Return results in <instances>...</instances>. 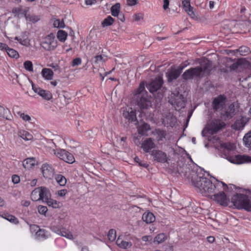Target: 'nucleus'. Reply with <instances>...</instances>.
<instances>
[{
	"instance_id": "nucleus-53",
	"label": "nucleus",
	"mask_w": 251,
	"mask_h": 251,
	"mask_svg": "<svg viewBox=\"0 0 251 251\" xmlns=\"http://www.w3.org/2000/svg\"><path fill=\"white\" fill-rule=\"evenodd\" d=\"M38 211L40 214L46 215V214L48 211V208L45 206L39 205L38 207Z\"/></svg>"
},
{
	"instance_id": "nucleus-13",
	"label": "nucleus",
	"mask_w": 251,
	"mask_h": 251,
	"mask_svg": "<svg viewBox=\"0 0 251 251\" xmlns=\"http://www.w3.org/2000/svg\"><path fill=\"white\" fill-rule=\"evenodd\" d=\"M226 126V124L219 119L213 120L210 126V133L214 134Z\"/></svg>"
},
{
	"instance_id": "nucleus-18",
	"label": "nucleus",
	"mask_w": 251,
	"mask_h": 251,
	"mask_svg": "<svg viewBox=\"0 0 251 251\" xmlns=\"http://www.w3.org/2000/svg\"><path fill=\"white\" fill-rule=\"evenodd\" d=\"M42 172L44 177L47 179H51L54 175V169L49 164L45 163L42 166Z\"/></svg>"
},
{
	"instance_id": "nucleus-11",
	"label": "nucleus",
	"mask_w": 251,
	"mask_h": 251,
	"mask_svg": "<svg viewBox=\"0 0 251 251\" xmlns=\"http://www.w3.org/2000/svg\"><path fill=\"white\" fill-rule=\"evenodd\" d=\"M198 67L201 69L202 76L204 75H209L212 69V62L207 59H203L200 63V66Z\"/></svg>"
},
{
	"instance_id": "nucleus-19",
	"label": "nucleus",
	"mask_w": 251,
	"mask_h": 251,
	"mask_svg": "<svg viewBox=\"0 0 251 251\" xmlns=\"http://www.w3.org/2000/svg\"><path fill=\"white\" fill-rule=\"evenodd\" d=\"M221 114V117L225 120L232 118L235 114V108L234 104H230L227 108L225 109V111L222 112Z\"/></svg>"
},
{
	"instance_id": "nucleus-31",
	"label": "nucleus",
	"mask_w": 251,
	"mask_h": 251,
	"mask_svg": "<svg viewBox=\"0 0 251 251\" xmlns=\"http://www.w3.org/2000/svg\"><path fill=\"white\" fill-rule=\"evenodd\" d=\"M182 4L185 11L190 16L194 15L192 11V7L191 6L190 2L188 0H184L182 1Z\"/></svg>"
},
{
	"instance_id": "nucleus-27",
	"label": "nucleus",
	"mask_w": 251,
	"mask_h": 251,
	"mask_svg": "<svg viewBox=\"0 0 251 251\" xmlns=\"http://www.w3.org/2000/svg\"><path fill=\"white\" fill-rule=\"evenodd\" d=\"M43 77L47 80H52L53 76V72L50 69L44 68L41 72Z\"/></svg>"
},
{
	"instance_id": "nucleus-10",
	"label": "nucleus",
	"mask_w": 251,
	"mask_h": 251,
	"mask_svg": "<svg viewBox=\"0 0 251 251\" xmlns=\"http://www.w3.org/2000/svg\"><path fill=\"white\" fill-rule=\"evenodd\" d=\"M186 65H180L176 69H171L166 73V76L169 82L173 81V80L176 79L181 74L183 69Z\"/></svg>"
},
{
	"instance_id": "nucleus-7",
	"label": "nucleus",
	"mask_w": 251,
	"mask_h": 251,
	"mask_svg": "<svg viewBox=\"0 0 251 251\" xmlns=\"http://www.w3.org/2000/svg\"><path fill=\"white\" fill-rule=\"evenodd\" d=\"M202 76L201 69L198 67V66L190 68L185 71L182 75V77L185 80L192 79L194 78H198Z\"/></svg>"
},
{
	"instance_id": "nucleus-25",
	"label": "nucleus",
	"mask_w": 251,
	"mask_h": 251,
	"mask_svg": "<svg viewBox=\"0 0 251 251\" xmlns=\"http://www.w3.org/2000/svg\"><path fill=\"white\" fill-rule=\"evenodd\" d=\"M142 219L147 224H151L155 221V217L151 212H145L142 216Z\"/></svg>"
},
{
	"instance_id": "nucleus-23",
	"label": "nucleus",
	"mask_w": 251,
	"mask_h": 251,
	"mask_svg": "<svg viewBox=\"0 0 251 251\" xmlns=\"http://www.w3.org/2000/svg\"><path fill=\"white\" fill-rule=\"evenodd\" d=\"M215 148L220 151L224 150L231 151L233 149V145L230 143L220 142L219 144L215 145Z\"/></svg>"
},
{
	"instance_id": "nucleus-48",
	"label": "nucleus",
	"mask_w": 251,
	"mask_h": 251,
	"mask_svg": "<svg viewBox=\"0 0 251 251\" xmlns=\"http://www.w3.org/2000/svg\"><path fill=\"white\" fill-rule=\"evenodd\" d=\"M107 237L109 241L112 242L114 241L116 237V230L114 229H111L109 230Z\"/></svg>"
},
{
	"instance_id": "nucleus-17",
	"label": "nucleus",
	"mask_w": 251,
	"mask_h": 251,
	"mask_svg": "<svg viewBox=\"0 0 251 251\" xmlns=\"http://www.w3.org/2000/svg\"><path fill=\"white\" fill-rule=\"evenodd\" d=\"M249 121V118L246 117L242 116L240 119H238L235 121L234 123L232 125L231 127L236 130H241L245 127Z\"/></svg>"
},
{
	"instance_id": "nucleus-6",
	"label": "nucleus",
	"mask_w": 251,
	"mask_h": 251,
	"mask_svg": "<svg viewBox=\"0 0 251 251\" xmlns=\"http://www.w3.org/2000/svg\"><path fill=\"white\" fill-rule=\"evenodd\" d=\"M169 102L174 106L176 109H180L185 106V102L183 96L180 94L179 92L172 93L171 98Z\"/></svg>"
},
{
	"instance_id": "nucleus-39",
	"label": "nucleus",
	"mask_w": 251,
	"mask_h": 251,
	"mask_svg": "<svg viewBox=\"0 0 251 251\" xmlns=\"http://www.w3.org/2000/svg\"><path fill=\"white\" fill-rule=\"evenodd\" d=\"M55 179L57 182L60 185V186H65L67 182V180L65 177L62 175H57L55 176Z\"/></svg>"
},
{
	"instance_id": "nucleus-62",
	"label": "nucleus",
	"mask_w": 251,
	"mask_h": 251,
	"mask_svg": "<svg viewBox=\"0 0 251 251\" xmlns=\"http://www.w3.org/2000/svg\"><path fill=\"white\" fill-rule=\"evenodd\" d=\"M67 190L66 189H62L58 191V195L60 197H63L66 195L67 194Z\"/></svg>"
},
{
	"instance_id": "nucleus-2",
	"label": "nucleus",
	"mask_w": 251,
	"mask_h": 251,
	"mask_svg": "<svg viewBox=\"0 0 251 251\" xmlns=\"http://www.w3.org/2000/svg\"><path fill=\"white\" fill-rule=\"evenodd\" d=\"M231 201L238 209H244L251 212V200L248 196L236 194L232 197Z\"/></svg>"
},
{
	"instance_id": "nucleus-4",
	"label": "nucleus",
	"mask_w": 251,
	"mask_h": 251,
	"mask_svg": "<svg viewBox=\"0 0 251 251\" xmlns=\"http://www.w3.org/2000/svg\"><path fill=\"white\" fill-rule=\"evenodd\" d=\"M203 174L195 175L194 176H192V182L193 185L197 189L198 192H200L201 188L204 186L205 184L211 185V181L203 176Z\"/></svg>"
},
{
	"instance_id": "nucleus-1",
	"label": "nucleus",
	"mask_w": 251,
	"mask_h": 251,
	"mask_svg": "<svg viewBox=\"0 0 251 251\" xmlns=\"http://www.w3.org/2000/svg\"><path fill=\"white\" fill-rule=\"evenodd\" d=\"M137 105L141 110L147 109L151 106V98L149 97L148 92L145 90V83L141 82L134 94Z\"/></svg>"
},
{
	"instance_id": "nucleus-16",
	"label": "nucleus",
	"mask_w": 251,
	"mask_h": 251,
	"mask_svg": "<svg viewBox=\"0 0 251 251\" xmlns=\"http://www.w3.org/2000/svg\"><path fill=\"white\" fill-rule=\"evenodd\" d=\"M177 172L181 175L187 178L190 177L192 173L194 172L191 169L190 165L187 164H183L181 166H179L177 167Z\"/></svg>"
},
{
	"instance_id": "nucleus-49",
	"label": "nucleus",
	"mask_w": 251,
	"mask_h": 251,
	"mask_svg": "<svg viewBox=\"0 0 251 251\" xmlns=\"http://www.w3.org/2000/svg\"><path fill=\"white\" fill-rule=\"evenodd\" d=\"M24 66L25 69L29 71V72H33V64L31 61L27 60L25 61L24 63Z\"/></svg>"
},
{
	"instance_id": "nucleus-8",
	"label": "nucleus",
	"mask_w": 251,
	"mask_h": 251,
	"mask_svg": "<svg viewBox=\"0 0 251 251\" xmlns=\"http://www.w3.org/2000/svg\"><path fill=\"white\" fill-rule=\"evenodd\" d=\"M228 189V188L224 190L222 187L220 191L214 192L213 200L221 205L227 206L229 200L225 194V191H226Z\"/></svg>"
},
{
	"instance_id": "nucleus-44",
	"label": "nucleus",
	"mask_w": 251,
	"mask_h": 251,
	"mask_svg": "<svg viewBox=\"0 0 251 251\" xmlns=\"http://www.w3.org/2000/svg\"><path fill=\"white\" fill-rule=\"evenodd\" d=\"M8 55L13 58H18L19 56L18 52L15 50L8 48L6 51Z\"/></svg>"
},
{
	"instance_id": "nucleus-5",
	"label": "nucleus",
	"mask_w": 251,
	"mask_h": 251,
	"mask_svg": "<svg viewBox=\"0 0 251 251\" xmlns=\"http://www.w3.org/2000/svg\"><path fill=\"white\" fill-rule=\"evenodd\" d=\"M41 46L45 50L51 51L55 50L57 46V41L53 34L47 35L41 42Z\"/></svg>"
},
{
	"instance_id": "nucleus-24",
	"label": "nucleus",
	"mask_w": 251,
	"mask_h": 251,
	"mask_svg": "<svg viewBox=\"0 0 251 251\" xmlns=\"http://www.w3.org/2000/svg\"><path fill=\"white\" fill-rule=\"evenodd\" d=\"M40 190L41 192L40 198H41L40 200L46 202V201L50 199V197L49 190L47 188L43 187H40Z\"/></svg>"
},
{
	"instance_id": "nucleus-28",
	"label": "nucleus",
	"mask_w": 251,
	"mask_h": 251,
	"mask_svg": "<svg viewBox=\"0 0 251 251\" xmlns=\"http://www.w3.org/2000/svg\"><path fill=\"white\" fill-rule=\"evenodd\" d=\"M117 245L121 248L126 249L131 247L132 243L131 242H126L123 240L120 237L116 240Z\"/></svg>"
},
{
	"instance_id": "nucleus-29",
	"label": "nucleus",
	"mask_w": 251,
	"mask_h": 251,
	"mask_svg": "<svg viewBox=\"0 0 251 251\" xmlns=\"http://www.w3.org/2000/svg\"><path fill=\"white\" fill-rule=\"evenodd\" d=\"M35 160L33 158H27L23 162V167L27 169H30L35 164Z\"/></svg>"
},
{
	"instance_id": "nucleus-9",
	"label": "nucleus",
	"mask_w": 251,
	"mask_h": 251,
	"mask_svg": "<svg viewBox=\"0 0 251 251\" xmlns=\"http://www.w3.org/2000/svg\"><path fill=\"white\" fill-rule=\"evenodd\" d=\"M226 98L224 95H220L215 98L211 104L212 107L214 111L222 110L225 106Z\"/></svg>"
},
{
	"instance_id": "nucleus-64",
	"label": "nucleus",
	"mask_w": 251,
	"mask_h": 251,
	"mask_svg": "<svg viewBox=\"0 0 251 251\" xmlns=\"http://www.w3.org/2000/svg\"><path fill=\"white\" fill-rule=\"evenodd\" d=\"M133 17L134 18L135 21H139L141 19L143 18L142 15L140 13L135 14L134 15Z\"/></svg>"
},
{
	"instance_id": "nucleus-57",
	"label": "nucleus",
	"mask_w": 251,
	"mask_h": 251,
	"mask_svg": "<svg viewBox=\"0 0 251 251\" xmlns=\"http://www.w3.org/2000/svg\"><path fill=\"white\" fill-rule=\"evenodd\" d=\"M241 64L239 60H238L235 62L233 63L230 66V68L231 70H235L238 68L239 66Z\"/></svg>"
},
{
	"instance_id": "nucleus-35",
	"label": "nucleus",
	"mask_w": 251,
	"mask_h": 251,
	"mask_svg": "<svg viewBox=\"0 0 251 251\" xmlns=\"http://www.w3.org/2000/svg\"><path fill=\"white\" fill-rule=\"evenodd\" d=\"M121 9V5L119 3H116L111 7V12L112 16L116 17L119 14Z\"/></svg>"
},
{
	"instance_id": "nucleus-50",
	"label": "nucleus",
	"mask_w": 251,
	"mask_h": 251,
	"mask_svg": "<svg viewBox=\"0 0 251 251\" xmlns=\"http://www.w3.org/2000/svg\"><path fill=\"white\" fill-rule=\"evenodd\" d=\"M64 161L69 163H73L75 162V158L72 153L67 152Z\"/></svg>"
},
{
	"instance_id": "nucleus-15",
	"label": "nucleus",
	"mask_w": 251,
	"mask_h": 251,
	"mask_svg": "<svg viewBox=\"0 0 251 251\" xmlns=\"http://www.w3.org/2000/svg\"><path fill=\"white\" fill-rule=\"evenodd\" d=\"M32 87L34 92L37 93L44 100H49L52 98V94L49 91L45 90L40 87H36L33 83L32 84Z\"/></svg>"
},
{
	"instance_id": "nucleus-14",
	"label": "nucleus",
	"mask_w": 251,
	"mask_h": 251,
	"mask_svg": "<svg viewBox=\"0 0 251 251\" xmlns=\"http://www.w3.org/2000/svg\"><path fill=\"white\" fill-rule=\"evenodd\" d=\"M151 155L153 157L154 161L160 163H165L167 162L168 158L165 152L160 150H153L151 151Z\"/></svg>"
},
{
	"instance_id": "nucleus-52",
	"label": "nucleus",
	"mask_w": 251,
	"mask_h": 251,
	"mask_svg": "<svg viewBox=\"0 0 251 251\" xmlns=\"http://www.w3.org/2000/svg\"><path fill=\"white\" fill-rule=\"evenodd\" d=\"M104 70L102 68L98 69V73L96 74L101 77V80H103L104 76L109 74L108 72H104Z\"/></svg>"
},
{
	"instance_id": "nucleus-32",
	"label": "nucleus",
	"mask_w": 251,
	"mask_h": 251,
	"mask_svg": "<svg viewBox=\"0 0 251 251\" xmlns=\"http://www.w3.org/2000/svg\"><path fill=\"white\" fill-rule=\"evenodd\" d=\"M41 196V192L40 187L35 189L31 194V199L33 201H38L41 199L40 198Z\"/></svg>"
},
{
	"instance_id": "nucleus-22",
	"label": "nucleus",
	"mask_w": 251,
	"mask_h": 251,
	"mask_svg": "<svg viewBox=\"0 0 251 251\" xmlns=\"http://www.w3.org/2000/svg\"><path fill=\"white\" fill-rule=\"evenodd\" d=\"M51 228L53 231L59 235L65 237L68 239L73 238V235L69 231L65 230L64 228H60L55 226H53Z\"/></svg>"
},
{
	"instance_id": "nucleus-41",
	"label": "nucleus",
	"mask_w": 251,
	"mask_h": 251,
	"mask_svg": "<svg viewBox=\"0 0 251 251\" xmlns=\"http://www.w3.org/2000/svg\"><path fill=\"white\" fill-rule=\"evenodd\" d=\"M114 22V19L110 16H108L106 18L104 19L101 23L102 27H105L112 25Z\"/></svg>"
},
{
	"instance_id": "nucleus-20",
	"label": "nucleus",
	"mask_w": 251,
	"mask_h": 251,
	"mask_svg": "<svg viewBox=\"0 0 251 251\" xmlns=\"http://www.w3.org/2000/svg\"><path fill=\"white\" fill-rule=\"evenodd\" d=\"M123 116L126 119L128 120L131 122L134 123L135 125L138 124V121L136 118L135 111H133L131 108L128 110H124Z\"/></svg>"
},
{
	"instance_id": "nucleus-58",
	"label": "nucleus",
	"mask_w": 251,
	"mask_h": 251,
	"mask_svg": "<svg viewBox=\"0 0 251 251\" xmlns=\"http://www.w3.org/2000/svg\"><path fill=\"white\" fill-rule=\"evenodd\" d=\"M36 235L38 237L43 238L45 236V231L44 229L40 228L38 229V231H36Z\"/></svg>"
},
{
	"instance_id": "nucleus-38",
	"label": "nucleus",
	"mask_w": 251,
	"mask_h": 251,
	"mask_svg": "<svg viewBox=\"0 0 251 251\" xmlns=\"http://www.w3.org/2000/svg\"><path fill=\"white\" fill-rule=\"evenodd\" d=\"M67 36V33L64 30H59L57 32V38L61 42H64L66 41Z\"/></svg>"
},
{
	"instance_id": "nucleus-55",
	"label": "nucleus",
	"mask_w": 251,
	"mask_h": 251,
	"mask_svg": "<svg viewBox=\"0 0 251 251\" xmlns=\"http://www.w3.org/2000/svg\"><path fill=\"white\" fill-rule=\"evenodd\" d=\"M94 63L96 64H99L103 61V57L101 55H96L94 57Z\"/></svg>"
},
{
	"instance_id": "nucleus-61",
	"label": "nucleus",
	"mask_w": 251,
	"mask_h": 251,
	"mask_svg": "<svg viewBox=\"0 0 251 251\" xmlns=\"http://www.w3.org/2000/svg\"><path fill=\"white\" fill-rule=\"evenodd\" d=\"M21 11L22 9L20 8H15L12 10V13L15 15V16L19 17V14Z\"/></svg>"
},
{
	"instance_id": "nucleus-36",
	"label": "nucleus",
	"mask_w": 251,
	"mask_h": 251,
	"mask_svg": "<svg viewBox=\"0 0 251 251\" xmlns=\"http://www.w3.org/2000/svg\"><path fill=\"white\" fill-rule=\"evenodd\" d=\"M46 202L48 206H51L53 208H59L61 207L60 203L59 201L50 198L46 201Z\"/></svg>"
},
{
	"instance_id": "nucleus-42",
	"label": "nucleus",
	"mask_w": 251,
	"mask_h": 251,
	"mask_svg": "<svg viewBox=\"0 0 251 251\" xmlns=\"http://www.w3.org/2000/svg\"><path fill=\"white\" fill-rule=\"evenodd\" d=\"M157 138L158 141H163L167 135L166 131L164 130L158 129L156 131Z\"/></svg>"
},
{
	"instance_id": "nucleus-51",
	"label": "nucleus",
	"mask_w": 251,
	"mask_h": 251,
	"mask_svg": "<svg viewBox=\"0 0 251 251\" xmlns=\"http://www.w3.org/2000/svg\"><path fill=\"white\" fill-rule=\"evenodd\" d=\"M134 161L137 163L140 166L143 167L144 168H147L148 166V164L146 162L140 160L137 156L134 157Z\"/></svg>"
},
{
	"instance_id": "nucleus-47",
	"label": "nucleus",
	"mask_w": 251,
	"mask_h": 251,
	"mask_svg": "<svg viewBox=\"0 0 251 251\" xmlns=\"http://www.w3.org/2000/svg\"><path fill=\"white\" fill-rule=\"evenodd\" d=\"M248 157L244 155H238L236 156V163L242 164L248 161Z\"/></svg>"
},
{
	"instance_id": "nucleus-26",
	"label": "nucleus",
	"mask_w": 251,
	"mask_h": 251,
	"mask_svg": "<svg viewBox=\"0 0 251 251\" xmlns=\"http://www.w3.org/2000/svg\"><path fill=\"white\" fill-rule=\"evenodd\" d=\"M0 117L3 118L7 120H11L12 116L9 109H5L0 105Z\"/></svg>"
},
{
	"instance_id": "nucleus-54",
	"label": "nucleus",
	"mask_w": 251,
	"mask_h": 251,
	"mask_svg": "<svg viewBox=\"0 0 251 251\" xmlns=\"http://www.w3.org/2000/svg\"><path fill=\"white\" fill-rule=\"evenodd\" d=\"M17 114L25 121H29L31 120L30 117L28 115H25L20 111L17 112Z\"/></svg>"
},
{
	"instance_id": "nucleus-45",
	"label": "nucleus",
	"mask_w": 251,
	"mask_h": 251,
	"mask_svg": "<svg viewBox=\"0 0 251 251\" xmlns=\"http://www.w3.org/2000/svg\"><path fill=\"white\" fill-rule=\"evenodd\" d=\"M20 137L25 140L29 141L33 139L32 134L26 131H23V132H20Z\"/></svg>"
},
{
	"instance_id": "nucleus-33",
	"label": "nucleus",
	"mask_w": 251,
	"mask_h": 251,
	"mask_svg": "<svg viewBox=\"0 0 251 251\" xmlns=\"http://www.w3.org/2000/svg\"><path fill=\"white\" fill-rule=\"evenodd\" d=\"M2 217L7 220V221L13 223L15 224H18L19 223V220L14 216L12 215L9 213H4Z\"/></svg>"
},
{
	"instance_id": "nucleus-21",
	"label": "nucleus",
	"mask_w": 251,
	"mask_h": 251,
	"mask_svg": "<svg viewBox=\"0 0 251 251\" xmlns=\"http://www.w3.org/2000/svg\"><path fill=\"white\" fill-rule=\"evenodd\" d=\"M155 144L151 138L145 140L142 143L141 148L146 152H148L152 149L154 148Z\"/></svg>"
},
{
	"instance_id": "nucleus-60",
	"label": "nucleus",
	"mask_w": 251,
	"mask_h": 251,
	"mask_svg": "<svg viewBox=\"0 0 251 251\" xmlns=\"http://www.w3.org/2000/svg\"><path fill=\"white\" fill-rule=\"evenodd\" d=\"M12 180L14 184H17L20 182V178L18 176L14 175L12 176Z\"/></svg>"
},
{
	"instance_id": "nucleus-30",
	"label": "nucleus",
	"mask_w": 251,
	"mask_h": 251,
	"mask_svg": "<svg viewBox=\"0 0 251 251\" xmlns=\"http://www.w3.org/2000/svg\"><path fill=\"white\" fill-rule=\"evenodd\" d=\"M243 141L245 146L251 149V130L244 135Z\"/></svg>"
},
{
	"instance_id": "nucleus-43",
	"label": "nucleus",
	"mask_w": 251,
	"mask_h": 251,
	"mask_svg": "<svg viewBox=\"0 0 251 251\" xmlns=\"http://www.w3.org/2000/svg\"><path fill=\"white\" fill-rule=\"evenodd\" d=\"M166 239V236L164 233H160L158 234L154 239V242L157 243L158 244L162 243Z\"/></svg>"
},
{
	"instance_id": "nucleus-12",
	"label": "nucleus",
	"mask_w": 251,
	"mask_h": 251,
	"mask_svg": "<svg viewBox=\"0 0 251 251\" xmlns=\"http://www.w3.org/2000/svg\"><path fill=\"white\" fill-rule=\"evenodd\" d=\"M163 83V80L161 76L156 77L147 86L151 93L156 92L162 86Z\"/></svg>"
},
{
	"instance_id": "nucleus-40",
	"label": "nucleus",
	"mask_w": 251,
	"mask_h": 251,
	"mask_svg": "<svg viewBox=\"0 0 251 251\" xmlns=\"http://www.w3.org/2000/svg\"><path fill=\"white\" fill-rule=\"evenodd\" d=\"M150 129V125L148 124L144 123L140 126L138 127V131L139 134L144 135L146 132Z\"/></svg>"
},
{
	"instance_id": "nucleus-37",
	"label": "nucleus",
	"mask_w": 251,
	"mask_h": 251,
	"mask_svg": "<svg viewBox=\"0 0 251 251\" xmlns=\"http://www.w3.org/2000/svg\"><path fill=\"white\" fill-rule=\"evenodd\" d=\"M22 13L25 15V18L27 21L32 22L33 23L38 22L40 20V18L38 16L26 14L25 11L22 12Z\"/></svg>"
},
{
	"instance_id": "nucleus-63",
	"label": "nucleus",
	"mask_w": 251,
	"mask_h": 251,
	"mask_svg": "<svg viewBox=\"0 0 251 251\" xmlns=\"http://www.w3.org/2000/svg\"><path fill=\"white\" fill-rule=\"evenodd\" d=\"M50 67L54 69V71L58 70L60 69L59 65L56 63H51L49 65Z\"/></svg>"
},
{
	"instance_id": "nucleus-34",
	"label": "nucleus",
	"mask_w": 251,
	"mask_h": 251,
	"mask_svg": "<svg viewBox=\"0 0 251 251\" xmlns=\"http://www.w3.org/2000/svg\"><path fill=\"white\" fill-rule=\"evenodd\" d=\"M54 154L60 159L63 160H64L65 156L67 154V151L65 150L60 149V150H53Z\"/></svg>"
},
{
	"instance_id": "nucleus-3",
	"label": "nucleus",
	"mask_w": 251,
	"mask_h": 251,
	"mask_svg": "<svg viewBox=\"0 0 251 251\" xmlns=\"http://www.w3.org/2000/svg\"><path fill=\"white\" fill-rule=\"evenodd\" d=\"M217 182L213 183L211 182V185L205 184L203 188H201L200 193L203 195H210L214 192H216L220 191L222 187L223 190H226L229 188L228 186L224 182L216 180Z\"/></svg>"
},
{
	"instance_id": "nucleus-56",
	"label": "nucleus",
	"mask_w": 251,
	"mask_h": 251,
	"mask_svg": "<svg viewBox=\"0 0 251 251\" xmlns=\"http://www.w3.org/2000/svg\"><path fill=\"white\" fill-rule=\"evenodd\" d=\"M81 63V59L80 58H76L73 60L72 61V66L73 67H75V66H78Z\"/></svg>"
},
{
	"instance_id": "nucleus-46",
	"label": "nucleus",
	"mask_w": 251,
	"mask_h": 251,
	"mask_svg": "<svg viewBox=\"0 0 251 251\" xmlns=\"http://www.w3.org/2000/svg\"><path fill=\"white\" fill-rule=\"evenodd\" d=\"M237 51L239 52L241 55L245 56L249 53L250 49L246 46H242L237 50Z\"/></svg>"
},
{
	"instance_id": "nucleus-59",
	"label": "nucleus",
	"mask_w": 251,
	"mask_h": 251,
	"mask_svg": "<svg viewBox=\"0 0 251 251\" xmlns=\"http://www.w3.org/2000/svg\"><path fill=\"white\" fill-rule=\"evenodd\" d=\"M20 44H21L22 45L25 46H28L29 45V41L28 39V38H24V39H21L20 40Z\"/></svg>"
}]
</instances>
